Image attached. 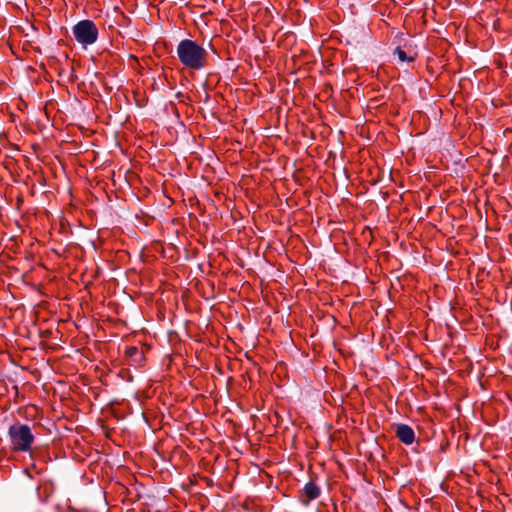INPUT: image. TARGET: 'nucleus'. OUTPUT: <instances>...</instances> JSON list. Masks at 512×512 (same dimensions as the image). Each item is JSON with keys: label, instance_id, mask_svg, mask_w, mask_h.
Listing matches in <instances>:
<instances>
[{"label": "nucleus", "instance_id": "1", "mask_svg": "<svg viewBox=\"0 0 512 512\" xmlns=\"http://www.w3.org/2000/svg\"><path fill=\"white\" fill-rule=\"evenodd\" d=\"M176 53L179 61L188 69L198 71L207 65L208 52L194 40H181Z\"/></svg>", "mask_w": 512, "mask_h": 512}, {"label": "nucleus", "instance_id": "2", "mask_svg": "<svg viewBox=\"0 0 512 512\" xmlns=\"http://www.w3.org/2000/svg\"><path fill=\"white\" fill-rule=\"evenodd\" d=\"M8 436L13 449L26 452L31 448L34 436L27 424L15 423L10 425Z\"/></svg>", "mask_w": 512, "mask_h": 512}, {"label": "nucleus", "instance_id": "3", "mask_svg": "<svg viewBox=\"0 0 512 512\" xmlns=\"http://www.w3.org/2000/svg\"><path fill=\"white\" fill-rule=\"evenodd\" d=\"M76 41L83 47L94 44L98 38V28L92 20H81L72 28Z\"/></svg>", "mask_w": 512, "mask_h": 512}, {"label": "nucleus", "instance_id": "4", "mask_svg": "<svg viewBox=\"0 0 512 512\" xmlns=\"http://www.w3.org/2000/svg\"><path fill=\"white\" fill-rule=\"evenodd\" d=\"M395 434L398 439L406 445H410L415 440L413 429L407 424H397L395 426Z\"/></svg>", "mask_w": 512, "mask_h": 512}, {"label": "nucleus", "instance_id": "5", "mask_svg": "<svg viewBox=\"0 0 512 512\" xmlns=\"http://www.w3.org/2000/svg\"><path fill=\"white\" fill-rule=\"evenodd\" d=\"M302 492L304 497L301 498V503L304 506H308L311 500H315L320 496V488L313 482L306 483Z\"/></svg>", "mask_w": 512, "mask_h": 512}, {"label": "nucleus", "instance_id": "6", "mask_svg": "<svg viewBox=\"0 0 512 512\" xmlns=\"http://www.w3.org/2000/svg\"><path fill=\"white\" fill-rule=\"evenodd\" d=\"M125 355L133 364H140L144 359L143 351L136 346L127 347Z\"/></svg>", "mask_w": 512, "mask_h": 512}, {"label": "nucleus", "instance_id": "7", "mask_svg": "<svg viewBox=\"0 0 512 512\" xmlns=\"http://www.w3.org/2000/svg\"><path fill=\"white\" fill-rule=\"evenodd\" d=\"M394 54L397 55L398 59L402 62H404V61L412 62L414 60V58L412 56H408L406 54V52L400 46L395 48Z\"/></svg>", "mask_w": 512, "mask_h": 512}]
</instances>
